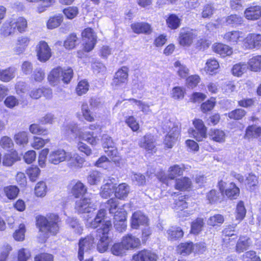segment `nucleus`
I'll use <instances>...</instances> for the list:
<instances>
[{
  "label": "nucleus",
  "mask_w": 261,
  "mask_h": 261,
  "mask_svg": "<svg viewBox=\"0 0 261 261\" xmlns=\"http://www.w3.org/2000/svg\"><path fill=\"white\" fill-rule=\"evenodd\" d=\"M103 178L102 174L97 171L91 172L87 177V180L91 185H97Z\"/></svg>",
  "instance_id": "41"
},
{
  "label": "nucleus",
  "mask_w": 261,
  "mask_h": 261,
  "mask_svg": "<svg viewBox=\"0 0 261 261\" xmlns=\"http://www.w3.org/2000/svg\"><path fill=\"white\" fill-rule=\"evenodd\" d=\"M18 188L15 186H9L4 188V192L6 196L10 199L15 198L18 193Z\"/></svg>",
  "instance_id": "52"
},
{
  "label": "nucleus",
  "mask_w": 261,
  "mask_h": 261,
  "mask_svg": "<svg viewBox=\"0 0 261 261\" xmlns=\"http://www.w3.org/2000/svg\"><path fill=\"white\" fill-rule=\"evenodd\" d=\"M107 207L110 214H114V227L118 231L123 232L126 228V212L123 208L118 207V201L111 198L108 201Z\"/></svg>",
  "instance_id": "4"
},
{
  "label": "nucleus",
  "mask_w": 261,
  "mask_h": 261,
  "mask_svg": "<svg viewBox=\"0 0 261 261\" xmlns=\"http://www.w3.org/2000/svg\"><path fill=\"white\" fill-rule=\"evenodd\" d=\"M106 214V211L104 209L99 210L95 217L92 219L89 217L86 219V226L92 228H96L103 222L102 226L97 230L92 232L90 236L84 238H81L79 242L78 258L82 261L84 258V254H88L89 251L94 247L95 243L94 236L96 234L97 240H99L97 243V250L102 253L106 251L108 248L109 238L108 233L111 227L112 224L110 221H105L104 218Z\"/></svg>",
  "instance_id": "1"
},
{
  "label": "nucleus",
  "mask_w": 261,
  "mask_h": 261,
  "mask_svg": "<svg viewBox=\"0 0 261 261\" xmlns=\"http://www.w3.org/2000/svg\"><path fill=\"white\" fill-rule=\"evenodd\" d=\"M211 140L219 143H223L225 140V133L219 129H211L209 133Z\"/></svg>",
  "instance_id": "32"
},
{
  "label": "nucleus",
  "mask_w": 261,
  "mask_h": 261,
  "mask_svg": "<svg viewBox=\"0 0 261 261\" xmlns=\"http://www.w3.org/2000/svg\"><path fill=\"white\" fill-rule=\"evenodd\" d=\"M245 184L250 191H253L258 184V178L257 176L252 173H249L246 176Z\"/></svg>",
  "instance_id": "39"
},
{
  "label": "nucleus",
  "mask_w": 261,
  "mask_h": 261,
  "mask_svg": "<svg viewBox=\"0 0 261 261\" xmlns=\"http://www.w3.org/2000/svg\"><path fill=\"white\" fill-rule=\"evenodd\" d=\"M49 141V139H43L40 137H34L31 146L35 149H39L43 147L45 144L48 143Z\"/></svg>",
  "instance_id": "54"
},
{
  "label": "nucleus",
  "mask_w": 261,
  "mask_h": 261,
  "mask_svg": "<svg viewBox=\"0 0 261 261\" xmlns=\"http://www.w3.org/2000/svg\"><path fill=\"white\" fill-rule=\"evenodd\" d=\"M187 207V202L185 200V197L183 196L179 197L177 200H175L174 208L177 213L182 211Z\"/></svg>",
  "instance_id": "57"
},
{
  "label": "nucleus",
  "mask_w": 261,
  "mask_h": 261,
  "mask_svg": "<svg viewBox=\"0 0 261 261\" xmlns=\"http://www.w3.org/2000/svg\"><path fill=\"white\" fill-rule=\"evenodd\" d=\"M180 21L179 17L174 14L169 15L166 20L167 27L172 30L179 28L181 23Z\"/></svg>",
  "instance_id": "38"
},
{
  "label": "nucleus",
  "mask_w": 261,
  "mask_h": 261,
  "mask_svg": "<svg viewBox=\"0 0 261 261\" xmlns=\"http://www.w3.org/2000/svg\"><path fill=\"white\" fill-rule=\"evenodd\" d=\"M246 214V210L244 203L243 201H240L238 203L236 209V219L240 222L245 218Z\"/></svg>",
  "instance_id": "42"
},
{
  "label": "nucleus",
  "mask_w": 261,
  "mask_h": 261,
  "mask_svg": "<svg viewBox=\"0 0 261 261\" xmlns=\"http://www.w3.org/2000/svg\"><path fill=\"white\" fill-rule=\"evenodd\" d=\"M47 186L44 181L38 182L35 188V194L36 196L42 197L46 195L47 193Z\"/></svg>",
  "instance_id": "48"
},
{
  "label": "nucleus",
  "mask_w": 261,
  "mask_h": 261,
  "mask_svg": "<svg viewBox=\"0 0 261 261\" xmlns=\"http://www.w3.org/2000/svg\"><path fill=\"white\" fill-rule=\"evenodd\" d=\"M73 75V72L71 68H63L57 67L53 69L48 75L49 82H70Z\"/></svg>",
  "instance_id": "6"
},
{
  "label": "nucleus",
  "mask_w": 261,
  "mask_h": 261,
  "mask_svg": "<svg viewBox=\"0 0 261 261\" xmlns=\"http://www.w3.org/2000/svg\"><path fill=\"white\" fill-rule=\"evenodd\" d=\"M36 52L38 60L43 63L48 61L52 55L50 48L44 41H40L37 45Z\"/></svg>",
  "instance_id": "12"
},
{
  "label": "nucleus",
  "mask_w": 261,
  "mask_h": 261,
  "mask_svg": "<svg viewBox=\"0 0 261 261\" xmlns=\"http://www.w3.org/2000/svg\"><path fill=\"white\" fill-rule=\"evenodd\" d=\"M14 76V70L12 68L0 70V80L2 81L9 82Z\"/></svg>",
  "instance_id": "47"
},
{
  "label": "nucleus",
  "mask_w": 261,
  "mask_h": 261,
  "mask_svg": "<svg viewBox=\"0 0 261 261\" xmlns=\"http://www.w3.org/2000/svg\"><path fill=\"white\" fill-rule=\"evenodd\" d=\"M97 208V205L91 198L84 197L75 201L74 209L79 214H91Z\"/></svg>",
  "instance_id": "8"
},
{
  "label": "nucleus",
  "mask_w": 261,
  "mask_h": 261,
  "mask_svg": "<svg viewBox=\"0 0 261 261\" xmlns=\"http://www.w3.org/2000/svg\"><path fill=\"white\" fill-rule=\"evenodd\" d=\"M219 190L223 194L225 193V195L230 199H236L240 194V189L233 182H230L225 189V183L221 180L218 184Z\"/></svg>",
  "instance_id": "14"
},
{
  "label": "nucleus",
  "mask_w": 261,
  "mask_h": 261,
  "mask_svg": "<svg viewBox=\"0 0 261 261\" xmlns=\"http://www.w3.org/2000/svg\"><path fill=\"white\" fill-rule=\"evenodd\" d=\"M121 243L126 250H128L138 247L140 244V241L136 237L128 234L123 237Z\"/></svg>",
  "instance_id": "21"
},
{
  "label": "nucleus",
  "mask_w": 261,
  "mask_h": 261,
  "mask_svg": "<svg viewBox=\"0 0 261 261\" xmlns=\"http://www.w3.org/2000/svg\"><path fill=\"white\" fill-rule=\"evenodd\" d=\"M194 128H190L188 133L190 137L195 138L197 141H201L206 137L207 128L202 120L196 119L193 120Z\"/></svg>",
  "instance_id": "7"
},
{
  "label": "nucleus",
  "mask_w": 261,
  "mask_h": 261,
  "mask_svg": "<svg viewBox=\"0 0 261 261\" xmlns=\"http://www.w3.org/2000/svg\"><path fill=\"white\" fill-rule=\"evenodd\" d=\"M19 157L16 151L10 153L6 154L3 158V164L5 166H11L16 161L18 160Z\"/></svg>",
  "instance_id": "37"
},
{
  "label": "nucleus",
  "mask_w": 261,
  "mask_h": 261,
  "mask_svg": "<svg viewBox=\"0 0 261 261\" xmlns=\"http://www.w3.org/2000/svg\"><path fill=\"white\" fill-rule=\"evenodd\" d=\"M63 21V17L58 15L50 17L47 22V27L49 29H53L58 27Z\"/></svg>",
  "instance_id": "45"
},
{
  "label": "nucleus",
  "mask_w": 261,
  "mask_h": 261,
  "mask_svg": "<svg viewBox=\"0 0 261 261\" xmlns=\"http://www.w3.org/2000/svg\"><path fill=\"white\" fill-rule=\"evenodd\" d=\"M196 37L195 31L188 28H183L180 30L178 41L181 46L189 47Z\"/></svg>",
  "instance_id": "9"
},
{
  "label": "nucleus",
  "mask_w": 261,
  "mask_h": 261,
  "mask_svg": "<svg viewBox=\"0 0 261 261\" xmlns=\"http://www.w3.org/2000/svg\"><path fill=\"white\" fill-rule=\"evenodd\" d=\"M69 155V152H66L63 149H55L49 152L48 161L50 164L57 165L61 162L66 161Z\"/></svg>",
  "instance_id": "13"
},
{
  "label": "nucleus",
  "mask_w": 261,
  "mask_h": 261,
  "mask_svg": "<svg viewBox=\"0 0 261 261\" xmlns=\"http://www.w3.org/2000/svg\"><path fill=\"white\" fill-rule=\"evenodd\" d=\"M14 139L16 143L19 145H24L28 142V133L26 132H20L16 134Z\"/></svg>",
  "instance_id": "50"
},
{
  "label": "nucleus",
  "mask_w": 261,
  "mask_h": 261,
  "mask_svg": "<svg viewBox=\"0 0 261 261\" xmlns=\"http://www.w3.org/2000/svg\"><path fill=\"white\" fill-rule=\"evenodd\" d=\"M77 42V38L76 36L74 34H72L64 41V46L67 49H72L76 46Z\"/></svg>",
  "instance_id": "53"
},
{
  "label": "nucleus",
  "mask_w": 261,
  "mask_h": 261,
  "mask_svg": "<svg viewBox=\"0 0 261 261\" xmlns=\"http://www.w3.org/2000/svg\"><path fill=\"white\" fill-rule=\"evenodd\" d=\"M192 182L191 180L184 177L176 180L175 188L180 191L188 190L191 188Z\"/></svg>",
  "instance_id": "35"
},
{
  "label": "nucleus",
  "mask_w": 261,
  "mask_h": 261,
  "mask_svg": "<svg viewBox=\"0 0 261 261\" xmlns=\"http://www.w3.org/2000/svg\"><path fill=\"white\" fill-rule=\"evenodd\" d=\"M115 188V184L112 181L107 182L101 188L100 195L104 198H107L113 194Z\"/></svg>",
  "instance_id": "34"
},
{
  "label": "nucleus",
  "mask_w": 261,
  "mask_h": 261,
  "mask_svg": "<svg viewBox=\"0 0 261 261\" xmlns=\"http://www.w3.org/2000/svg\"><path fill=\"white\" fill-rule=\"evenodd\" d=\"M204 224L203 219L198 218L196 219L191 224V233L198 234L202 230Z\"/></svg>",
  "instance_id": "49"
},
{
  "label": "nucleus",
  "mask_w": 261,
  "mask_h": 261,
  "mask_svg": "<svg viewBox=\"0 0 261 261\" xmlns=\"http://www.w3.org/2000/svg\"><path fill=\"white\" fill-rule=\"evenodd\" d=\"M11 29L13 28L14 29H16L20 33H23L25 31L28 23L27 20L22 17H19L16 19L10 22Z\"/></svg>",
  "instance_id": "26"
},
{
  "label": "nucleus",
  "mask_w": 261,
  "mask_h": 261,
  "mask_svg": "<svg viewBox=\"0 0 261 261\" xmlns=\"http://www.w3.org/2000/svg\"><path fill=\"white\" fill-rule=\"evenodd\" d=\"M66 223L73 229L75 233L81 234L83 230V227L79 223L78 220L74 218L69 217L66 220Z\"/></svg>",
  "instance_id": "46"
},
{
  "label": "nucleus",
  "mask_w": 261,
  "mask_h": 261,
  "mask_svg": "<svg viewBox=\"0 0 261 261\" xmlns=\"http://www.w3.org/2000/svg\"><path fill=\"white\" fill-rule=\"evenodd\" d=\"M224 39L231 45L238 44L244 40L243 33L240 31H233L226 33L223 36Z\"/></svg>",
  "instance_id": "22"
},
{
  "label": "nucleus",
  "mask_w": 261,
  "mask_h": 261,
  "mask_svg": "<svg viewBox=\"0 0 261 261\" xmlns=\"http://www.w3.org/2000/svg\"><path fill=\"white\" fill-rule=\"evenodd\" d=\"M133 32L137 34H150L151 32L150 25L145 22H137L131 25Z\"/></svg>",
  "instance_id": "28"
},
{
  "label": "nucleus",
  "mask_w": 261,
  "mask_h": 261,
  "mask_svg": "<svg viewBox=\"0 0 261 261\" xmlns=\"http://www.w3.org/2000/svg\"><path fill=\"white\" fill-rule=\"evenodd\" d=\"M84 43V49L86 52L91 51L96 43V36L90 28L85 29L82 33Z\"/></svg>",
  "instance_id": "11"
},
{
  "label": "nucleus",
  "mask_w": 261,
  "mask_h": 261,
  "mask_svg": "<svg viewBox=\"0 0 261 261\" xmlns=\"http://www.w3.org/2000/svg\"><path fill=\"white\" fill-rule=\"evenodd\" d=\"M82 112L84 118L88 121L92 122L94 120L93 116L92 115L88 105L87 103H84L82 106Z\"/></svg>",
  "instance_id": "59"
},
{
  "label": "nucleus",
  "mask_w": 261,
  "mask_h": 261,
  "mask_svg": "<svg viewBox=\"0 0 261 261\" xmlns=\"http://www.w3.org/2000/svg\"><path fill=\"white\" fill-rule=\"evenodd\" d=\"M251 239L247 236H241L236 245V250L240 253L247 250L251 244Z\"/></svg>",
  "instance_id": "31"
},
{
  "label": "nucleus",
  "mask_w": 261,
  "mask_h": 261,
  "mask_svg": "<svg viewBox=\"0 0 261 261\" xmlns=\"http://www.w3.org/2000/svg\"><path fill=\"white\" fill-rule=\"evenodd\" d=\"M244 16L248 20H256L261 17V6L252 5L244 11Z\"/></svg>",
  "instance_id": "20"
},
{
  "label": "nucleus",
  "mask_w": 261,
  "mask_h": 261,
  "mask_svg": "<svg viewBox=\"0 0 261 261\" xmlns=\"http://www.w3.org/2000/svg\"><path fill=\"white\" fill-rule=\"evenodd\" d=\"M124 248L122 243H116L111 248V252L115 255H122L125 252Z\"/></svg>",
  "instance_id": "63"
},
{
  "label": "nucleus",
  "mask_w": 261,
  "mask_h": 261,
  "mask_svg": "<svg viewBox=\"0 0 261 261\" xmlns=\"http://www.w3.org/2000/svg\"><path fill=\"white\" fill-rule=\"evenodd\" d=\"M148 223L147 217L141 211L134 212L131 218V227L138 229L141 225H146Z\"/></svg>",
  "instance_id": "17"
},
{
  "label": "nucleus",
  "mask_w": 261,
  "mask_h": 261,
  "mask_svg": "<svg viewBox=\"0 0 261 261\" xmlns=\"http://www.w3.org/2000/svg\"><path fill=\"white\" fill-rule=\"evenodd\" d=\"M141 147L147 151L155 152V145L154 137L151 134H147L141 139L139 143Z\"/></svg>",
  "instance_id": "23"
},
{
  "label": "nucleus",
  "mask_w": 261,
  "mask_h": 261,
  "mask_svg": "<svg viewBox=\"0 0 261 261\" xmlns=\"http://www.w3.org/2000/svg\"><path fill=\"white\" fill-rule=\"evenodd\" d=\"M61 133L67 139L78 137L80 139L85 140L92 145H95L97 143V140L93 136V132H81L77 124L74 122L64 124L62 126Z\"/></svg>",
  "instance_id": "2"
},
{
  "label": "nucleus",
  "mask_w": 261,
  "mask_h": 261,
  "mask_svg": "<svg viewBox=\"0 0 261 261\" xmlns=\"http://www.w3.org/2000/svg\"><path fill=\"white\" fill-rule=\"evenodd\" d=\"M60 220L59 216L55 214H50L47 217H39L37 220L41 232L44 233L45 237L49 235H56L59 231V222Z\"/></svg>",
  "instance_id": "3"
},
{
  "label": "nucleus",
  "mask_w": 261,
  "mask_h": 261,
  "mask_svg": "<svg viewBox=\"0 0 261 261\" xmlns=\"http://www.w3.org/2000/svg\"><path fill=\"white\" fill-rule=\"evenodd\" d=\"M248 69L253 72L261 71V55L253 56L247 62Z\"/></svg>",
  "instance_id": "27"
},
{
  "label": "nucleus",
  "mask_w": 261,
  "mask_h": 261,
  "mask_svg": "<svg viewBox=\"0 0 261 261\" xmlns=\"http://www.w3.org/2000/svg\"><path fill=\"white\" fill-rule=\"evenodd\" d=\"M244 41L246 47L248 49L259 48L261 46V34H249Z\"/></svg>",
  "instance_id": "16"
},
{
  "label": "nucleus",
  "mask_w": 261,
  "mask_h": 261,
  "mask_svg": "<svg viewBox=\"0 0 261 261\" xmlns=\"http://www.w3.org/2000/svg\"><path fill=\"white\" fill-rule=\"evenodd\" d=\"M248 69L247 65L245 63H239L233 65L232 68L233 75L236 76H240Z\"/></svg>",
  "instance_id": "43"
},
{
  "label": "nucleus",
  "mask_w": 261,
  "mask_h": 261,
  "mask_svg": "<svg viewBox=\"0 0 261 261\" xmlns=\"http://www.w3.org/2000/svg\"><path fill=\"white\" fill-rule=\"evenodd\" d=\"M66 161L68 167L72 170H76L83 167L85 160L84 158L81 156L79 154L75 153L72 154L70 152V155L68 156Z\"/></svg>",
  "instance_id": "15"
},
{
  "label": "nucleus",
  "mask_w": 261,
  "mask_h": 261,
  "mask_svg": "<svg viewBox=\"0 0 261 261\" xmlns=\"http://www.w3.org/2000/svg\"><path fill=\"white\" fill-rule=\"evenodd\" d=\"M213 50L222 57L230 56L232 53L231 47L222 43L215 44L213 45Z\"/></svg>",
  "instance_id": "29"
},
{
  "label": "nucleus",
  "mask_w": 261,
  "mask_h": 261,
  "mask_svg": "<svg viewBox=\"0 0 261 261\" xmlns=\"http://www.w3.org/2000/svg\"><path fill=\"white\" fill-rule=\"evenodd\" d=\"M167 234L168 239L173 240L182 238L184 232L180 227L173 226L167 230Z\"/></svg>",
  "instance_id": "36"
},
{
  "label": "nucleus",
  "mask_w": 261,
  "mask_h": 261,
  "mask_svg": "<svg viewBox=\"0 0 261 261\" xmlns=\"http://www.w3.org/2000/svg\"><path fill=\"white\" fill-rule=\"evenodd\" d=\"M225 21L227 25L236 27L243 23V18L237 14H231L225 18Z\"/></svg>",
  "instance_id": "40"
},
{
  "label": "nucleus",
  "mask_w": 261,
  "mask_h": 261,
  "mask_svg": "<svg viewBox=\"0 0 261 261\" xmlns=\"http://www.w3.org/2000/svg\"><path fill=\"white\" fill-rule=\"evenodd\" d=\"M224 222L223 216L220 214L215 215L211 217L207 220V224L210 225L214 226L219 224H222Z\"/></svg>",
  "instance_id": "62"
},
{
  "label": "nucleus",
  "mask_w": 261,
  "mask_h": 261,
  "mask_svg": "<svg viewBox=\"0 0 261 261\" xmlns=\"http://www.w3.org/2000/svg\"><path fill=\"white\" fill-rule=\"evenodd\" d=\"M164 133H167L164 143L166 147L171 148L177 141L179 130L177 125L170 120L165 121L162 126Z\"/></svg>",
  "instance_id": "5"
},
{
  "label": "nucleus",
  "mask_w": 261,
  "mask_h": 261,
  "mask_svg": "<svg viewBox=\"0 0 261 261\" xmlns=\"http://www.w3.org/2000/svg\"><path fill=\"white\" fill-rule=\"evenodd\" d=\"M70 187L71 193L76 198L83 195L87 191L85 186L80 181H72Z\"/></svg>",
  "instance_id": "24"
},
{
  "label": "nucleus",
  "mask_w": 261,
  "mask_h": 261,
  "mask_svg": "<svg viewBox=\"0 0 261 261\" xmlns=\"http://www.w3.org/2000/svg\"><path fill=\"white\" fill-rule=\"evenodd\" d=\"M55 0H39L42 3L39 4L36 8V11L39 13L44 12L47 8L50 7Z\"/></svg>",
  "instance_id": "58"
},
{
  "label": "nucleus",
  "mask_w": 261,
  "mask_h": 261,
  "mask_svg": "<svg viewBox=\"0 0 261 261\" xmlns=\"http://www.w3.org/2000/svg\"><path fill=\"white\" fill-rule=\"evenodd\" d=\"M185 167L184 165H174L171 166L168 171V178L173 179L177 176L182 175Z\"/></svg>",
  "instance_id": "33"
},
{
  "label": "nucleus",
  "mask_w": 261,
  "mask_h": 261,
  "mask_svg": "<svg viewBox=\"0 0 261 261\" xmlns=\"http://www.w3.org/2000/svg\"><path fill=\"white\" fill-rule=\"evenodd\" d=\"M174 66L179 67L178 75L183 79L187 78V82H198L200 80L198 75L189 76V69L185 66L181 65L180 62H175Z\"/></svg>",
  "instance_id": "19"
},
{
  "label": "nucleus",
  "mask_w": 261,
  "mask_h": 261,
  "mask_svg": "<svg viewBox=\"0 0 261 261\" xmlns=\"http://www.w3.org/2000/svg\"><path fill=\"white\" fill-rule=\"evenodd\" d=\"M219 67V64L217 61L215 59H210L208 60L205 64L204 70L210 74L215 72Z\"/></svg>",
  "instance_id": "51"
},
{
  "label": "nucleus",
  "mask_w": 261,
  "mask_h": 261,
  "mask_svg": "<svg viewBox=\"0 0 261 261\" xmlns=\"http://www.w3.org/2000/svg\"><path fill=\"white\" fill-rule=\"evenodd\" d=\"M128 68L126 66H123L120 68L116 73L114 79L118 82H124L128 80Z\"/></svg>",
  "instance_id": "44"
},
{
  "label": "nucleus",
  "mask_w": 261,
  "mask_h": 261,
  "mask_svg": "<svg viewBox=\"0 0 261 261\" xmlns=\"http://www.w3.org/2000/svg\"><path fill=\"white\" fill-rule=\"evenodd\" d=\"M129 192V187L125 183L119 184L115 188V195L116 197L120 199L126 198Z\"/></svg>",
  "instance_id": "30"
},
{
  "label": "nucleus",
  "mask_w": 261,
  "mask_h": 261,
  "mask_svg": "<svg viewBox=\"0 0 261 261\" xmlns=\"http://www.w3.org/2000/svg\"><path fill=\"white\" fill-rule=\"evenodd\" d=\"M157 255L154 252L147 250H143L134 254L132 261H156Z\"/></svg>",
  "instance_id": "18"
},
{
  "label": "nucleus",
  "mask_w": 261,
  "mask_h": 261,
  "mask_svg": "<svg viewBox=\"0 0 261 261\" xmlns=\"http://www.w3.org/2000/svg\"><path fill=\"white\" fill-rule=\"evenodd\" d=\"M236 226V225H229L223 230V234L225 236V238H223L224 242L229 241L230 240V237H233L232 239L235 238L236 235L233 232H234Z\"/></svg>",
  "instance_id": "55"
},
{
  "label": "nucleus",
  "mask_w": 261,
  "mask_h": 261,
  "mask_svg": "<svg viewBox=\"0 0 261 261\" xmlns=\"http://www.w3.org/2000/svg\"><path fill=\"white\" fill-rule=\"evenodd\" d=\"M78 9L76 7H69L63 10V13L68 19H73L78 14Z\"/></svg>",
  "instance_id": "64"
},
{
  "label": "nucleus",
  "mask_w": 261,
  "mask_h": 261,
  "mask_svg": "<svg viewBox=\"0 0 261 261\" xmlns=\"http://www.w3.org/2000/svg\"><path fill=\"white\" fill-rule=\"evenodd\" d=\"M0 146L3 149L9 150L13 147L14 143L10 137L3 136L0 140Z\"/></svg>",
  "instance_id": "56"
},
{
  "label": "nucleus",
  "mask_w": 261,
  "mask_h": 261,
  "mask_svg": "<svg viewBox=\"0 0 261 261\" xmlns=\"http://www.w3.org/2000/svg\"><path fill=\"white\" fill-rule=\"evenodd\" d=\"M56 117L52 113H47L43 117L40 118L39 122L43 125L53 124L56 120Z\"/></svg>",
  "instance_id": "60"
},
{
  "label": "nucleus",
  "mask_w": 261,
  "mask_h": 261,
  "mask_svg": "<svg viewBox=\"0 0 261 261\" xmlns=\"http://www.w3.org/2000/svg\"><path fill=\"white\" fill-rule=\"evenodd\" d=\"M131 178L133 182L139 186H143L146 182L145 176L141 173H133L131 176Z\"/></svg>",
  "instance_id": "61"
},
{
  "label": "nucleus",
  "mask_w": 261,
  "mask_h": 261,
  "mask_svg": "<svg viewBox=\"0 0 261 261\" xmlns=\"http://www.w3.org/2000/svg\"><path fill=\"white\" fill-rule=\"evenodd\" d=\"M245 138L248 139L256 138L259 142H261V127L255 125L249 126L246 129Z\"/></svg>",
  "instance_id": "25"
},
{
  "label": "nucleus",
  "mask_w": 261,
  "mask_h": 261,
  "mask_svg": "<svg viewBox=\"0 0 261 261\" xmlns=\"http://www.w3.org/2000/svg\"><path fill=\"white\" fill-rule=\"evenodd\" d=\"M205 246L204 243L196 244L195 245L191 242L182 243L177 246V252L182 255L189 254L195 250L197 253H202L205 250Z\"/></svg>",
  "instance_id": "10"
}]
</instances>
